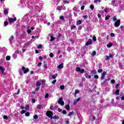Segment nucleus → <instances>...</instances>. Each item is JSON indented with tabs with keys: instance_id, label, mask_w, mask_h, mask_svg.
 Returning a JSON list of instances; mask_svg holds the SVG:
<instances>
[{
	"instance_id": "f257e3e1",
	"label": "nucleus",
	"mask_w": 124,
	"mask_h": 124,
	"mask_svg": "<svg viewBox=\"0 0 124 124\" xmlns=\"http://www.w3.org/2000/svg\"><path fill=\"white\" fill-rule=\"evenodd\" d=\"M45 80L44 79L37 81L36 82V87H40L41 84L44 85V84H45Z\"/></svg>"
},
{
	"instance_id": "f03ea898",
	"label": "nucleus",
	"mask_w": 124,
	"mask_h": 124,
	"mask_svg": "<svg viewBox=\"0 0 124 124\" xmlns=\"http://www.w3.org/2000/svg\"><path fill=\"white\" fill-rule=\"evenodd\" d=\"M121 24V20L118 19L117 20L115 23H114V26L116 28H118V27H119L120 25Z\"/></svg>"
},
{
	"instance_id": "7ed1b4c3",
	"label": "nucleus",
	"mask_w": 124,
	"mask_h": 124,
	"mask_svg": "<svg viewBox=\"0 0 124 124\" xmlns=\"http://www.w3.org/2000/svg\"><path fill=\"white\" fill-rule=\"evenodd\" d=\"M46 115L48 118H52L53 117V112L51 111H48L46 112Z\"/></svg>"
},
{
	"instance_id": "20e7f679",
	"label": "nucleus",
	"mask_w": 124,
	"mask_h": 124,
	"mask_svg": "<svg viewBox=\"0 0 124 124\" xmlns=\"http://www.w3.org/2000/svg\"><path fill=\"white\" fill-rule=\"evenodd\" d=\"M63 99L62 98H59L58 100V104H59L61 106H62V105H64V102L62 101Z\"/></svg>"
},
{
	"instance_id": "39448f33",
	"label": "nucleus",
	"mask_w": 124,
	"mask_h": 124,
	"mask_svg": "<svg viewBox=\"0 0 124 124\" xmlns=\"http://www.w3.org/2000/svg\"><path fill=\"white\" fill-rule=\"evenodd\" d=\"M107 73L105 71L103 72V73L101 74V80H104V78H105V75Z\"/></svg>"
},
{
	"instance_id": "423d86ee",
	"label": "nucleus",
	"mask_w": 124,
	"mask_h": 124,
	"mask_svg": "<svg viewBox=\"0 0 124 124\" xmlns=\"http://www.w3.org/2000/svg\"><path fill=\"white\" fill-rule=\"evenodd\" d=\"M22 70L23 72V73H24V74H26V73H27V72H29V68H25V67H22Z\"/></svg>"
},
{
	"instance_id": "0eeeda50",
	"label": "nucleus",
	"mask_w": 124,
	"mask_h": 124,
	"mask_svg": "<svg viewBox=\"0 0 124 124\" xmlns=\"http://www.w3.org/2000/svg\"><path fill=\"white\" fill-rule=\"evenodd\" d=\"M92 43H93V40L92 39H89L86 42L85 45H86V46H88V45H91Z\"/></svg>"
},
{
	"instance_id": "6e6552de",
	"label": "nucleus",
	"mask_w": 124,
	"mask_h": 124,
	"mask_svg": "<svg viewBox=\"0 0 124 124\" xmlns=\"http://www.w3.org/2000/svg\"><path fill=\"white\" fill-rule=\"evenodd\" d=\"M80 99H81V98L78 97L77 100H74L73 103L74 105H76V104H77V102L80 101Z\"/></svg>"
},
{
	"instance_id": "1a4fd4ad",
	"label": "nucleus",
	"mask_w": 124,
	"mask_h": 124,
	"mask_svg": "<svg viewBox=\"0 0 124 124\" xmlns=\"http://www.w3.org/2000/svg\"><path fill=\"white\" fill-rule=\"evenodd\" d=\"M57 68H58V70H59V69H62V68H63V63H62L60 64L59 65H58L57 66Z\"/></svg>"
},
{
	"instance_id": "9d476101",
	"label": "nucleus",
	"mask_w": 124,
	"mask_h": 124,
	"mask_svg": "<svg viewBox=\"0 0 124 124\" xmlns=\"http://www.w3.org/2000/svg\"><path fill=\"white\" fill-rule=\"evenodd\" d=\"M8 20L9 23H13L15 21H16V18H15L14 19L12 18H9Z\"/></svg>"
},
{
	"instance_id": "9b49d317",
	"label": "nucleus",
	"mask_w": 124,
	"mask_h": 124,
	"mask_svg": "<svg viewBox=\"0 0 124 124\" xmlns=\"http://www.w3.org/2000/svg\"><path fill=\"white\" fill-rule=\"evenodd\" d=\"M85 76L87 79H91V78H92V76H91V75H89L88 73H86L85 74Z\"/></svg>"
},
{
	"instance_id": "f8f14e48",
	"label": "nucleus",
	"mask_w": 124,
	"mask_h": 124,
	"mask_svg": "<svg viewBox=\"0 0 124 124\" xmlns=\"http://www.w3.org/2000/svg\"><path fill=\"white\" fill-rule=\"evenodd\" d=\"M30 46V43L28 42L27 43H25L23 46V48H28V46Z\"/></svg>"
},
{
	"instance_id": "ddd939ff",
	"label": "nucleus",
	"mask_w": 124,
	"mask_h": 124,
	"mask_svg": "<svg viewBox=\"0 0 124 124\" xmlns=\"http://www.w3.org/2000/svg\"><path fill=\"white\" fill-rule=\"evenodd\" d=\"M0 70L1 72V73H2V74H3V73H4V71L5 70V69H4V68H3V67L2 66H0Z\"/></svg>"
},
{
	"instance_id": "4468645a",
	"label": "nucleus",
	"mask_w": 124,
	"mask_h": 124,
	"mask_svg": "<svg viewBox=\"0 0 124 124\" xmlns=\"http://www.w3.org/2000/svg\"><path fill=\"white\" fill-rule=\"evenodd\" d=\"M13 39H14V36H11L9 39V41L10 43H12V42L13 41Z\"/></svg>"
},
{
	"instance_id": "2eb2a0df",
	"label": "nucleus",
	"mask_w": 124,
	"mask_h": 124,
	"mask_svg": "<svg viewBox=\"0 0 124 124\" xmlns=\"http://www.w3.org/2000/svg\"><path fill=\"white\" fill-rule=\"evenodd\" d=\"M3 12L5 15H7V14H8V10L6 9H4Z\"/></svg>"
},
{
	"instance_id": "dca6fc26",
	"label": "nucleus",
	"mask_w": 124,
	"mask_h": 124,
	"mask_svg": "<svg viewBox=\"0 0 124 124\" xmlns=\"http://www.w3.org/2000/svg\"><path fill=\"white\" fill-rule=\"evenodd\" d=\"M78 93H80V91H79L78 90H75V96H76V95Z\"/></svg>"
},
{
	"instance_id": "f3484780",
	"label": "nucleus",
	"mask_w": 124,
	"mask_h": 124,
	"mask_svg": "<svg viewBox=\"0 0 124 124\" xmlns=\"http://www.w3.org/2000/svg\"><path fill=\"white\" fill-rule=\"evenodd\" d=\"M65 108L66 110H69V109H70V107L69 106V105H66L65 106Z\"/></svg>"
},
{
	"instance_id": "a211bd4d",
	"label": "nucleus",
	"mask_w": 124,
	"mask_h": 124,
	"mask_svg": "<svg viewBox=\"0 0 124 124\" xmlns=\"http://www.w3.org/2000/svg\"><path fill=\"white\" fill-rule=\"evenodd\" d=\"M104 11L105 12V13H106V14H108V11H109V8H106L104 9Z\"/></svg>"
},
{
	"instance_id": "6ab92c4d",
	"label": "nucleus",
	"mask_w": 124,
	"mask_h": 124,
	"mask_svg": "<svg viewBox=\"0 0 124 124\" xmlns=\"http://www.w3.org/2000/svg\"><path fill=\"white\" fill-rule=\"evenodd\" d=\"M115 94L116 95H119L120 94V90H117L115 92Z\"/></svg>"
},
{
	"instance_id": "aec40b11",
	"label": "nucleus",
	"mask_w": 124,
	"mask_h": 124,
	"mask_svg": "<svg viewBox=\"0 0 124 124\" xmlns=\"http://www.w3.org/2000/svg\"><path fill=\"white\" fill-rule=\"evenodd\" d=\"M81 24H82V21L81 20H78L77 22L76 25L79 26V25H81Z\"/></svg>"
},
{
	"instance_id": "412c9836",
	"label": "nucleus",
	"mask_w": 124,
	"mask_h": 124,
	"mask_svg": "<svg viewBox=\"0 0 124 124\" xmlns=\"http://www.w3.org/2000/svg\"><path fill=\"white\" fill-rule=\"evenodd\" d=\"M74 114V112L72 111L68 113V117H71V116H73Z\"/></svg>"
},
{
	"instance_id": "4be33fe9",
	"label": "nucleus",
	"mask_w": 124,
	"mask_h": 124,
	"mask_svg": "<svg viewBox=\"0 0 124 124\" xmlns=\"http://www.w3.org/2000/svg\"><path fill=\"white\" fill-rule=\"evenodd\" d=\"M110 56H107V55L105 56V60H106V61H108L110 60Z\"/></svg>"
},
{
	"instance_id": "5701e85b",
	"label": "nucleus",
	"mask_w": 124,
	"mask_h": 124,
	"mask_svg": "<svg viewBox=\"0 0 124 124\" xmlns=\"http://www.w3.org/2000/svg\"><path fill=\"white\" fill-rule=\"evenodd\" d=\"M58 76V74H55L52 76V78L53 79H56Z\"/></svg>"
},
{
	"instance_id": "b1692460",
	"label": "nucleus",
	"mask_w": 124,
	"mask_h": 124,
	"mask_svg": "<svg viewBox=\"0 0 124 124\" xmlns=\"http://www.w3.org/2000/svg\"><path fill=\"white\" fill-rule=\"evenodd\" d=\"M81 69V68L79 67H78L76 68V71L77 72H80V70Z\"/></svg>"
},
{
	"instance_id": "393cba45",
	"label": "nucleus",
	"mask_w": 124,
	"mask_h": 124,
	"mask_svg": "<svg viewBox=\"0 0 124 124\" xmlns=\"http://www.w3.org/2000/svg\"><path fill=\"white\" fill-rule=\"evenodd\" d=\"M112 46H113V44H109L107 45V47L108 48H111V47H112Z\"/></svg>"
},
{
	"instance_id": "a878e982",
	"label": "nucleus",
	"mask_w": 124,
	"mask_h": 124,
	"mask_svg": "<svg viewBox=\"0 0 124 124\" xmlns=\"http://www.w3.org/2000/svg\"><path fill=\"white\" fill-rule=\"evenodd\" d=\"M79 72L80 73H84V72H85V69H80L79 70Z\"/></svg>"
},
{
	"instance_id": "bb28decb",
	"label": "nucleus",
	"mask_w": 124,
	"mask_h": 124,
	"mask_svg": "<svg viewBox=\"0 0 124 124\" xmlns=\"http://www.w3.org/2000/svg\"><path fill=\"white\" fill-rule=\"evenodd\" d=\"M63 3H64V4H67L68 3H69V2L67 0H64L63 1Z\"/></svg>"
},
{
	"instance_id": "cd10ccee",
	"label": "nucleus",
	"mask_w": 124,
	"mask_h": 124,
	"mask_svg": "<svg viewBox=\"0 0 124 124\" xmlns=\"http://www.w3.org/2000/svg\"><path fill=\"white\" fill-rule=\"evenodd\" d=\"M57 9V10H62V6L58 7Z\"/></svg>"
},
{
	"instance_id": "c85d7f7f",
	"label": "nucleus",
	"mask_w": 124,
	"mask_h": 124,
	"mask_svg": "<svg viewBox=\"0 0 124 124\" xmlns=\"http://www.w3.org/2000/svg\"><path fill=\"white\" fill-rule=\"evenodd\" d=\"M60 89L61 90H62V91L64 90V86L63 85H61L60 86Z\"/></svg>"
},
{
	"instance_id": "c756f323",
	"label": "nucleus",
	"mask_w": 124,
	"mask_h": 124,
	"mask_svg": "<svg viewBox=\"0 0 124 124\" xmlns=\"http://www.w3.org/2000/svg\"><path fill=\"white\" fill-rule=\"evenodd\" d=\"M33 119L35 120H37V119H38V116H37V115H35L33 116Z\"/></svg>"
},
{
	"instance_id": "7c9ffc66",
	"label": "nucleus",
	"mask_w": 124,
	"mask_h": 124,
	"mask_svg": "<svg viewBox=\"0 0 124 124\" xmlns=\"http://www.w3.org/2000/svg\"><path fill=\"white\" fill-rule=\"evenodd\" d=\"M109 18H110V15H108V16L105 17V20H107L109 19Z\"/></svg>"
},
{
	"instance_id": "2f4dec72",
	"label": "nucleus",
	"mask_w": 124,
	"mask_h": 124,
	"mask_svg": "<svg viewBox=\"0 0 124 124\" xmlns=\"http://www.w3.org/2000/svg\"><path fill=\"white\" fill-rule=\"evenodd\" d=\"M71 30H73V29H76V26L75 25H72L71 27Z\"/></svg>"
},
{
	"instance_id": "473e14b6",
	"label": "nucleus",
	"mask_w": 124,
	"mask_h": 124,
	"mask_svg": "<svg viewBox=\"0 0 124 124\" xmlns=\"http://www.w3.org/2000/svg\"><path fill=\"white\" fill-rule=\"evenodd\" d=\"M29 108H30V106H26L24 108V109L25 110H29Z\"/></svg>"
},
{
	"instance_id": "72a5a7b5",
	"label": "nucleus",
	"mask_w": 124,
	"mask_h": 124,
	"mask_svg": "<svg viewBox=\"0 0 124 124\" xmlns=\"http://www.w3.org/2000/svg\"><path fill=\"white\" fill-rule=\"evenodd\" d=\"M60 20H62V21H63L64 20V17H63V16H61L60 17Z\"/></svg>"
},
{
	"instance_id": "f704fd0d",
	"label": "nucleus",
	"mask_w": 124,
	"mask_h": 124,
	"mask_svg": "<svg viewBox=\"0 0 124 124\" xmlns=\"http://www.w3.org/2000/svg\"><path fill=\"white\" fill-rule=\"evenodd\" d=\"M92 56H95L96 55V52L93 51L92 53Z\"/></svg>"
},
{
	"instance_id": "c9c22d12",
	"label": "nucleus",
	"mask_w": 124,
	"mask_h": 124,
	"mask_svg": "<svg viewBox=\"0 0 124 124\" xmlns=\"http://www.w3.org/2000/svg\"><path fill=\"white\" fill-rule=\"evenodd\" d=\"M6 61H10V56H7L6 57Z\"/></svg>"
},
{
	"instance_id": "e433bc0d",
	"label": "nucleus",
	"mask_w": 124,
	"mask_h": 124,
	"mask_svg": "<svg viewBox=\"0 0 124 124\" xmlns=\"http://www.w3.org/2000/svg\"><path fill=\"white\" fill-rule=\"evenodd\" d=\"M50 41H54V37H53L52 36H51V37H50Z\"/></svg>"
},
{
	"instance_id": "4c0bfd02",
	"label": "nucleus",
	"mask_w": 124,
	"mask_h": 124,
	"mask_svg": "<svg viewBox=\"0 0 124 124\" xmlns=\"http://www.w3.org/2000/svg\"><path fill=\"white\" fill-rule=\"evenodd\" d=\"M4 27H6V26L8 25V22L7 21H5L4 23Z\"/></svg>"
},
{
	"instance_id": "58836bf2",
	"label": "nucleus",
	"mask_w": 124,
	"mask_h": 124,
	"mask_svg": "<svg viewBox=\"0 0 124 124\" xmlns=\"http://www.w3.org/2000/svg\"><path fill=\"white\" fill-rule=\"evenodd\" d=\"M103 71V70L101 69H99L98 70V73H101V72H102Z\"/></svg>"
},
{
	"instance_id": "ea45409f",
	"label": "nucleus",
	"mask_w": 124,
	"mask_h": 124,
	"mask_svg": "<svg viewBox=\"0 0 124 124\" xmlns=\"http://www.w3.org/2000/svg\"><path fill=\"white\" fill-rule=\"evenodd\" d=\"M113 21L114 22H116V21H117V17H116V16H114V17H113Z\"/></svg>"
},
{
	"instance_id": "a19ab883",
	"label": "nucleus",
	"mask_w": 124,
	"mask_h": 124,
	"mask_svg": "<svg viewBox=\"0 0 124 124\" xmlns=\"http://www.w3.org/2000/svg\"><path fill=\"white\" fill-rule=\"evenodd\" d=\"M93 41H96V37L93 36Z\"/></svg>"
},
{
	"instance_id": "79ce46f5",
	"label": "nucleus",
	"mask_w": 124,
	"mask_h": 124,
	"mask_svg": "<svg viewBox=\"0 0 124 124\" xmlns=\"http://www.w3.org/2000/svg\"><path fill=\"white\" fill-rule=\"evenodd\" d=\"M26 117H29L30 116V112H26L25 113Z\"/></svg>"
},
{
	"instance_id": "37998d69",
	"label": "nucleus",
	"mask_w": 124,
	"mask_h": 124,
	"mask_svg": "<svg viewBox=\"0 0 124 124\" xmlns=\"http://www.w3.org/2000/svg\"><path fill=\"white\" fill-rule=\"evenodd\" d=\"M90 8H91V9H92V10H93V8H94V6H93V5H91L90 6Z\"/></svg>"
},
{
	"instance_id": "c03bdc74",
	"label": "nucleus",
	"mask_w": 124,
	"mask_h": 124,
	"mask_svg": "<svg viewBox=\"0 0 124 124\" xmlns=\"http://www.w3.org/2000/svg\"><path fill=\"white\" fill-rule=\"evenodd\" d=\"M3 119H4V120H7V119H8V117L7 116H6V115H4V116H3Z\"/></svg>"
},
{
	"instance_id": "a18cd8bd",
	"label": "nucleus",
	"mask_w": 124,
	"mask_h": 124,
	"mask_svg": "<svg viewBox=\"0 0 124 124\" xmlns=\"http://www.w3.org/2000/svg\"><path fill=\"white\" fill-rule=\"evenodd\" d=\"M56 82H57V80H54L52 82V84L53 85H55V84H56Z\"/></svg>"
},
{
	"instance_id": "49530a36",
	"label": "nucleus",
	"mask_w": 124,
	"mask_h": 124,
	"mask_svg": "<svg viewBox=\"0 0 124 124\" xmlns=\"http://www.w3.org/2000/svg\"><path fill=\"white\" fill-rule=\"evenodd\" d=\"M49 57L50 58H53L54 57V55L53 54V53H50V54H49Z\"/></svg>"
},
{
	"instance_id": "de8ad7c7",
	"label": "nucleus",
	"mask_w": 124,
	"mask_h": 124,
	"mask_svg": "<svg viewBox=\"0 0 124 124\" xmlns=\"http://www.w3.org/2000/svg\"><path fill=\"white\" fill-rule=\"evenodd\" d=\"M109 57L110 58V59H113V58H114V54H110Z\"/></svg>"
},
{
	"instance_id": "09e8293b",
	"label": "nucleus",
	"mask_w": 124,
	"mask_h": 124,
	"mask_svg": "<svg viewBox=\"0 0 124 124\" xmlns=\"http://www.w3.org/2000/svg\"><path fill=\"white\" fill-rule=\"evenodd\" d=\"M53 119H54V120H57V119H59V117L57 116H53Z\"/></svg>"
},
{
	"instance_id": "8fccbe9b",
	"label": "nucleus",
	"mask_w": 124,
	"mask_h": 124,
	"mask_svg": "<svg viewBox=\"0 0 124 124\" xmlns=\"http://www.w3.org/2000/svg\"><path fill=\"white\" fill-rule=\"evenodd\" d=\"M42 48V46L41 45H39L38 46V49H41Z\"/></svg>"
},
{
	"instance_id": "3c124183",
	"label": "nucleus",
	"mask_w": 124,
	"mask_h": 124,
	"mask_svg": "<svg viewBox=\"0 0 124 124\" xmlns=\"http://www.w3.org/2000/svg\"><path fill=\"white\" fill-rule=\"evenodd\" d=\"M94 78H95V79H98V76L97 75H94Z\"/></svg>"
},
{
	"instance_id": "603ef678",
	"label": "nucleus",
	"mask_w": 124,
	"mask_h": 124,
	"mask_svg": "<svg viewBox=\"0 0 124 124\" xmlns=\"http://www.w3.org/2000/svg\"><path fill=\"white\" fill-rule=\"evenodd\" d=\"M37 109H41V106L40 105H39L37 106Z\"/></svg>"
},
{
	"instance_id": "864d4df0",
	"label": "nucleus",
	"mask_w": 124,
	"mask_h": 124,
	"mask_svg": "<svg viewBox=\"0 0 124 124\" xmlns=\"http://www.w3.org/2000/svg\"><path fill=\"white\" fill-rule=\"evenodd\" d=\"M24 38H25V37L24 36V35H21V36L20 37L21 40H22V39H24Z\"/></svg>"
},
{
	"instance_id": "5fc2aeb1",
	"label": "nucleus",
	"mask_w": 124,
	"mask_h": 124,
	"mask_svg": "<svg viewBox=\"0 0 124 124\" xmlns=\"http://www.w3.org/2000/svg\"><path fill=\"white\" fill-rule=\"evenodd\" d=\"M111 84H115V80L112 79L110 81Z\"/></svg>"
},
{
	"instance_id": "6e6d98bb",
	"label": "nucleus",
	"mask_w": 124,
	"mask_h": 124,
	"mask_svg": "<svg viewBox=\"0 0 124 124\" xmlns=\"http://www.w3.org/2000/svg\"><path fill=\"white\" fill-rule=\"evenodd\" d=\"M110 36H111L112 37H114V36H115V34H114V33H111Z\"/></svg>"
},
{
	"instance_id": "4d7b16f0",
	"label": "nucleus",
	"mask_w": 124,
	"mask_h": 124,
	"mask_svg": "<svg viewBox=\"0 0 124 124\" xmlns=\"http://www.w3.org/2000/svg\"><path fill=\"white\" fill-rule=\"evenodd\" d=\"M49 97V94H48V93L46 94L45 98H47V97Z\"/></svg>"
},
{
	"instance_id": "13d9d810",
	"label": "nucleus",
	"mask_w": 124,
	"mask_h": 124,
	"mask_svg": "<svg viewBox=\"0 0 124 124\" xmlns=\"http://www.w3.org/2000/svg\"><path fill=\"white\" fill-rule=\"evenodd\" d=\"M84 9H85V6L84 5H83L81 7V10H84Z\"/></svg>"
},
{
	"instance_id": "bf43d9fd",
	"label": "nucleus",
	"mask_w": 124,
	"mask_h": 124,
	"mask_svg": "<svg viewBox=\"0 0 124 124\" xmlns=\"http://www.w3.org/2000/svg\"><path fill=\"white\" fill-rule=\"evenodd\" d=\"M119 86H120V84H117L116 85V86H115L116 89H118Z\"/></svg>"
},
{
	"instance_id": "052dcab7",
	"label": "nucleus",
	"mask_w": 124,
	"mask_h": 124,
	"mask_svg": "<svg viewBox=\"0 0 124 124\" xmlns=\"http://www.w3.org/2000/svg\"><path fill=\"white\" fill-rule=\"evenodd\" d=\"M44 68H45L46 69H47V64H44Z\"/></svg>"
},
{
	"instance_id": "680f3d73",
	"label": "nucleus",
	"mask_w": 124,
	"mask_h": 124,
	"mask_svg": "<svg viewBox=\"0 0 124 124\" xmlns=\"http://www.w3.org/2000/svg\"><path fill=\"white\" fill-rule=\"evenodd\" d=\"M25 113H26V110H22L21 111L22 115H23V114H25Z\"/></svg>"
},
{
	"instance_id": "e2e57ef3",
	"label": "nucleus",
	"mask_w": 124,
	"mask_h": 124,
	"mask_svg": "<svg viewBox=\"0 0 124 124\" xmlns=\"http://www.w3.org/2000/svg\"><path fill=\"white\" fill-rule=\"evenodd\" d=\"M31 102L32 103H35V99H32Z\"/></svg>"
},
{
	"instance_id": "0e129e2a",
	"label": "nucleus",
	"mask_w": 124,
	"mask_h": 124,
	"mask_svg": "<svg viewBox=\"0 0 124 124\" xmlns=\"http://www.w3.org/2000/svg\"><path fill=\"white\" fill-rule=\"evenodd\" d=\"M13 57L14 58H15V59H16V58H17V55H16V54H14Z\"/></svg>"
},
{
	"instance_id": "69168bd1",
	"label": "nucleus",
	"mask_w": 124,
	"mask_h": 124,
	"mask_svg": "<svg viewBox=\"0 0 124 124\" xmlns=\"http://www.w3.org/2000/svg\"><path fill=\"white\" fill-rule=\"evenodd\" d=\"M97 16H98V18H100L101 17V15L100 14H98L97 15Z\"/></svg>"
},
{
	"instance_id": "338daca9",
	"label": "nucleus",
	"mask_w": 124,
	"mask_h": 124,
	"mask_svg": "<svg viewBox=\"0 0 124 124\" xmlns=\"http://www.w3.org/2000/svg\"><path fill=\"white\" fill-rule=\"evenodd\" d=\"M58 112H62V109L59 108L58 109Z\"/></svg>"
},
{
	"instance_id": "774afa93",
	"label": "nucleus",
	"mask_w": 124,
	"mask_h": 124,
	"mask_svg": "<svg viewBox=\"0 0 124 124\" xmlns=\"http://www.w3.org/2000/svg\"><path fill=\"white\" fill-rule=\"evenodd\" d=\"M62 113V114H66V111L63 110Z\"/></svg>"
}]
</instances>
